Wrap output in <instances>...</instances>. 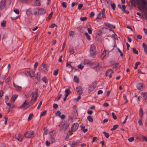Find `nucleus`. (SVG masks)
Here are the masks:
<instances>
[{
	"label": "nucleus",
	"instance_id": "nucleus-5",
	"mask_svg": "<svg viewBox=\"0 0 147 147\" xmlns=\"http://www.w3.org/2000/svg\"><path fill=\"white\" fill-rule=\"evenodd\" d=\"M34 132L32 131H30L26 132L24 135L25 137L27 138H30L33 136Z\"/></svg>",
	"mask_w": 147,
	"mask_h": 147
},
{
	"label": "nucleus",
	"instance_id": "nucleus-43",
	"mask_svg": "<svg viewBox=\"0 0 147 147\" xmlns=\"http://www.w3.org/2000/svg\"><path fill=\"white\" fill-rule=\"evenodd\" d=\"M134 140V137H131L128 139V140L130 142H131Z\"/></svg>",
	"mask_w": 147,
	"mask_h": 147
},
{
	"label": "nucleus",
	"instance_id": "nucleus-46",
	"mask_svg": "<svg viewBox=\"0 0 147 147\" xmlns=\"http://www.w3.org/2000/svg\"><path fill=\"white\" fill-rule=\"evenodd\" d=\"M87 19V18L85 17H81L80 18V20L82 21H84Z\"/></svg>",
	"mask_w": 147,
	"mask_h": 147
},
{
	"label": "nucleus",
	"instance_id": "nucleus-60",
	"mask_svg": "<svg viewBox=\"0 0 147 147\" xmlns=\"http://www.w3.org/2000/svg\"><path fill=\"white\" fill-rule=\"evenodd\" d=\"M50 144V142L48 140H47L46 142V145L47 146H49Z\"/></svg>",
	"mask_w": 147,
	"mask_h": 147
},
{
	"label": "nucleus",
	"instance_id": "nucleus-48",
	"mask_svg": "<svg viewBox=\"0 0 147 147\" xmlns=\"http://www.w3.org/2000/svg\"><path fill=\"white\" fill-rule=\"evenodd\" d=\"M61 114V112L59 111H57V112L56 113V116H58L59 117L61 115H60Z\"/></svg>",
	"mask_w": 147,
	"mask_h": 147
},
{
	"label": "nucleus",
	"instance_id": "nucleus-25",
	"mask_svg": "<svg viewBox=\"0 0 147 147\" xmlns=\"http://www.w3.org/2000/svg\"><path fill=\"white\" fill-rule=\"evenodd\" d=\"M74 81L76 83H79V79L76 76H74Z\"/></svg>",
	"mask_w": 147,
	"mask_h": 147
},
{
	"label": "nucleus",
	"instance_id": "nucleus-13",
	"mask_svg": "<svg viewBox=\"0 0 147 147\" xmlns=\"http://www.w3.org/2000/svg\"><path fill=\"white\" fill-rule=\"evenodd\" d=\"M113 73V71L112 69H108L106 72V75H108L110 78H111L112 76V74Z\"/></svg>",
	"mask_w": 147,
	"mask_h": 147
},
{
	"label": "nucleus",
	"instance_id": "nucleus-22",
	"mask_svg": "<svg viewBox=\"0 0 147 147\" xmlns=\"http://www.w3.org/2000/svg\"><path fill=\"white\" fill-rule=\"evenodd\" d=\"M143 115V110L141 108H140L139 109V115L141 119H142Z\"/></svg>",
	"mask_w": 147,
	"mask_h": 147
},
{
	"label": "nucleus",
	"instance_id": "nucleus-64",
	"mask_svg": "<svg viewBox=\"0 0 147 147\" xmlns=\"http://www.w3.org/2000/svg\"><path fill=\"white\" fill-rule=\"evenodd\" d=\"M13 11L16 13L18 14L19 13V11L18 9H14Z\"/></svg>",
	"mask_w": 147,
	"mask_h": 147
},
{
	"label": "nucleus",
	"instance_id": "nucleus-56",
	"mask_svg": "<svg viewBox=\"0 0 147 147\" xmlns=\"http://www.w3.org/2000/svg\"><path fill=\"white\" fill-rule=\"evenodd\" d=\"M59 117L60 118L62 119H64L65 117V116L64 114H62L61 115H60Z\"/></svg>",
	"mask_w": 147,
	"mask_h": 147
},
{
	"label": "nucleus",
	"instance_id": "nucleus-61",
	"mask_svg": "<svg viewBox=\"0 0 147 147\" xmlns=\"http://www.w3.org/2000/svg\"><path fill=\"white\" fill-rule=\"evenodd\" d=\"M38 65V63L37 62H36L35 63L34 66V68L35 69H36V68L37 67Z\"/></svg>",
	"mask_w": 147,
	"mask_h": 147
},
{
	"label": "nucleus",
	"instance_id": "nucleus-19",
	"mask_svg": "<svg viewBox=\"0 0 147 147\" xmlns=\"http://www.w3.org/2000/svg\"><path fill=\"white\" fill-rule=\"evenodd\" d=\"M65 93H66V94L65 95V96H66V97H67L69 94L71 93V92L70 90L68 89H65Z\"/></svg>",
	"mask_w": 147,
	"mask_h": 147
},
{
	"label": "nucleus",
	"instance_id": "nucleus-52",
	"mask_svg": "<svg viewBox=\"0 0 147 147\" xmlns=\"http://www.w3.org/2000/svg\"><path fill=\"white\" fill-rule=\"evenodd\" d=\"M57 26L55 24H52L50 26H49V28H53L55 26Z\"/></svg>",
	"mask_w": 147,
	"mask_h": 147
},
{
	"label": "nucleus",
	"instance_id": "nucleus-23",
	"mask_svg": "<svg viewBox=\"0 0 147 147\" xmlns=\"http://www.w3.org/2000/svg\"><path fill=\"white\" fill-rule=\"evenodd\" d=\"M29 74V77H32L34 76V71L32 70H30V73Z\"/></svg>",
	"mask_w": 147,
	"mask_h": 147
},
{
	"label": "nucleus",
	"instance_id": "nucleus-35",
	"mask_svg": "<svg viewBox=\"0 0 147 147\" xmlns=\"http://www.w3.org/2000/svg\"><path fill=\"white\" fill-rule=\"evenodd\" d=\"M79 143V142L78 141L75 140L74 141H73L72 142V144L74 146L75 145H77Z\"/></svg>",
	"mask_w": 147,
	"mask_h": 147
},
{
	"label": "nucleus",
	"instance_id": "nucleus-32",
	"mask_svg": "<svg viewBox=\"0 0 147 147\" xmlns=\"http://www.w3.org/2000/svg\"><path fill=\"white\" fill-rule=\"evenodd\" d=\"M26 13L28 16H30L31 14V11L30 9H28L26 10Z\"/></svg>",
	"mask_w": 147,
	"mask_h": 147
},
{
	"label": "nucleus",
	"instance_id": "nucleus-40",
	"mask_svg": "<svg viewBox=\"0 0 147 147\" xmlns=\"http://www.w3.org/2000/svg\"><path fill=\"white\" fill-rule=\"evenodd\" d=\"M103 134H104L105 136L107 138H108L109 137V134L108 133L106 132H103Z\"/></svg>",
	"mask_w": 147,
	"mask_h": 147
},
{
	"label": "nucleus",
	"instance_id": "nucleus-39",
	"mask_svg": "<svg viewBox=\"0 0 147 147\" xmlns=\"http://www.w3.org/2000/svg\"><path fill=\"white\" fill-rule=\"evenodd\" d=\"M118 127V125H115L113 126V127L111 129V130L112 131L116 129Z\"/></svg>",
	"mask_w": 147,
	"mask_h": 147
},
{
	"label": "nucleus",
	"instance_id": "nucleus-29",
	"mask_svg": "<svg viewBox=\"0 0 147 147\" xmlns=\"http://www.w3.org/2000/svg\"><path fill=\"white\" fill-rule=\"evenodd\" d=\"M87 119L90 122H92L93 121V118L90 116H88L87 117Z\"/></svg>",
	"mask_w": 147,
	"mask_h": 147
},
{
	"label": "nucleus",
	"instance_id": "nucleus-53",
	"mask_svg": "<svg viewBox=\"0 0 147 147\" xmlns=\"http://www.w3.org/2000/svg\"><path fill=\"white\" fill-rule=\"evenodd\" d=\"M12 74H10L9 76L6 79V81L7 82H9L10 80V77L11 76Z\"/></svg>",
	"mask_w": 147,
	"mask_h": 147
},
{
	"label": "nucleus",
	"instance_id": "nucleus-57",
	"mask_svg": "<svg viewBox=\"0 0 147 147\" xmlns=\"http://www.w3.org/2000/svg\"><path fill=\"white\" fill-rule=\"evenodd\" d=\"M84 67V66L81 64H79L78 65V68L81 69H82Z\"/></svg>",
	"mask_w": 147,
	"mask_h": 147
},
{
	"label": "nucleus",
	"instance_id": "nucleus-38",
	"mask_svg": "<svg viewBox=\"0 0 147 147\" xmlns=\"http://www.w3.org/2000/svg\"><path fill=\"white\" fill-rule=\"evenodd\" d=\"M30 69H27L26 71V74L27 76H29V73H30Z\"/></svg>",
	"mask_w": 147,
	"mask_h": 147
},
{
	"label": "nucleus",
	"instance_id": "nucleus-44",
	"mask_svg": "<svg viewBox=\"0 0 147 147\" xmlns=\"http://www.w3.org/2000/svg\"><path fill=\"white\" fill-rule=\"evenodd\" d=\"M133 51L134 53L138 54V51H137L136 49L134 48H133Z\"/></svg>",
	"mask_w": 147,
	"mask_h": 147
},
{
	"label": "nucleus",
	"instance_id": "nucleus-33",
	"mask_svg": "<svg viewBox=\"0 0 147 147\" xmlns=\"http://www.w3.org/2000/svg\"><path fill=\"white\" fill-rule=\"evenodd\" d=\"M123 99L125 100V104L127 103V102H128V100L127 99V96H126V95L124 94H123Z\"/></svg>",
	"mask_w": 147,
	"mask_h": 147
},
{
	"label": "nucleus",
	"instance_id": "nucleus-7",
	"mask_svg": "<svg viewBox=\"0 0 147 147\" xmlns=\"http://www.w3.org/2000/svg\"><path fill=\"white\" fill-rule=\"evenodd\" d=\"M59 126L61 129H65L68 127L69 126L67 124L63 122L59 124Z\"/></svg>",
	"mask_w": 147,
	"mask_h": 147
},
{
	"label": "nucleus",
	"instance_id": "nucleus-30",
	"mask_svg": "<svg viewBox=\"0 0 147 147\" xmlns=\"http://www.w3.org/2000/svg\"><path fill=\"white\" fill-rule=\"evenodd\" d=\"M42 80L45 83H47L48 82L47 79L45 76L43 77L42 79Z\"/></svg>",
	"mask_w": 147,
	"mask_h": 147
},
{
	"label": "nucleus",
	"instance_id": "nucleus-47",
	"mask_svg": "<svg viewBox=\"0 0 147 147\" xmlns=\"http://www.w3.org/2000/svg\"><path fill=\"white\" fill-rule=\"evenodd\" d=\"M111 114L112 115L113 118V119L114 120L116 119H117V117L115 115V113L114 112H112Z\"/></svg>",
	"mask_w": 147,
	"mask_h": 147
},
{
	"label": "nucleus",
	"instance_id": "nucleus-42",
	"mask_svg": "<svg viewBox=\"0 0 147 147\" xmlns=\"http://www.w3.org/2000/svg\"><path fill=\"white\" fill-rule=\"evenodd\" d=\"M58 71L59 70L58 69L55 70L53 73V75L54 76L57 75L58 74Z\"/></svg>",
	"mask_w": 147,
	"mask_h": 147
},
{
	"label": "nucleus",
	"instance_id": "nucleus-24",
	"mask_svg": "<svg viewBox=\"0 0 147 147\" xmlns=\"http://www.w3.org/2000/svg\"><path fill=\"white\" fill-rule=\"evenodd\" d=\"M104 2L105 5L107 6H108L111 3L110 0H104Z\"/></svg>",
	"mask_w": 147,
	"mask_h": 147
},
{
	"label": "nucleus",
	"instance_id": "nucleus-63",
	"mask_svg": "<svg viewBox=\"0 0 147 147\" xmlns=\"http://www.w3.org/2000/svg\"><path fill=\"white\" fill-rule=\"evenodd\" d=\"M118 50V52L120 53V55L121 57H122L123 55V54L121 51V50L119 48H118L117 49Z\"/></svg>",
	"mask_w": 147,
	"mask_h": 147
},
{
	"label": "nucleus",
	"instance_id": "nucleus-18",
	"mask_svg": "<svg viewBox=\"0 0 147 147\" xmlns=\"http://www.w3.org/2000/svg\"><path fill=\"white\" fill-rule=\"evenodd\" d=\"M66 66L68 68H71V71H72L74 69V67H72L71 63L69 62H67L66 63Z\"/></svg>",
	"mask_w": 147,
	"mask_h": 147
},
{
	"label": "nucleus",
	"instance_id": "nucleus-36",
	"mask_svg": "<svg viewBox=\"0 0 147 147\" xmlns=\"http://www.w3.org/2000/svg\"><path fill=\"white\" fill-rule=\"evenodd\" d=\"M6 21L5 20H3L1 23V26L2 27H4L5 26V24Z\"/></svg>",
	"mask_w": 147,
	"mask_h": 147
},
{
	"label": "nucleus",
	"instance_id": "nucleus-55",
	"mask_svg": "<svg viewBox=\"0 0 147 147\" xmlns=\"http://www.w3.org/2000/svg\"><path fill=\"white\" fill-rule=\"evenodd\" d=\"M87 30H88V33L89 34H92V30L90 28H87Z\"/></svg>",
	"mask_w": 147,
	"mask_h": 147
},
{
	"label": "nucleus",
	"instance_id": "nucleus-6",
	"mask_svg": "<svg viewBox=\"0 0 147 147\" xmlns=\"http://www.w3.org/2000/svg\"><path fill=\"white\" fill-rule=\"evenodd\" d=\"M30 105V103L26 102V101H25L20 106V108L21 109H27Z\"/></svg>",
	"mask_w": 147,
	"mask_h": 147
},
{
	"label": "nucleus",
	"instance_id": "nucleus-21",
	"mask_svg": "<svg viewBox=\"0 0 147 147\" xmlns=\"http://www.w3.org/2000/svg\"><path fill=\"white\" fill-rule=\"evenodd\" d=\"M142 46L144 49V52L146 54H147V45L144 43H143V44H142Z\"/></svg>",
	"mask_w": 147,
	"mask_h": 147
},
{
	"label": "nucleus",
	"instance_id": "nucleus-15",
	"mask_svg": "<svg viewBox=\"0 0 147 147\" xmlns=\"http://www.w3.org/2000/svg\"><path fill=\"white\" fill-rule=\"evenodd\" d=\"M142 4L143 5L141 6L142 9H144L147 5V0H141Z\"/></svg>",
	"mask_w": 147,
	"mask_h": 147
},
{
	"label": "nucleus",
	"instance_id": "nucleus-59",
	"mask_svg": "<svg viewBox=\"0 0 147 147\" xmlns=\"http://www.w3.org/2000/svg\"><path fill=\"white\" fill-rule=\"evenodd\" d=\"M42 101H41L39 105H38V107H37V109H39L40 108V107L41 106V105H42Z\"/></svg>",
	"mask_w": 147,
	"mask_h": 147
},
{
	"label": "nucleus",
	"instance_id": "nucleus-28",
	"mask_svg": "<svg viewBox=\"0 0 147 147\" xmlns=\"http://www.w3.org/2000/svg\"><path fill=\"white\" fill-rule=\"evenodd\" d=\"M125 8H126L125 5H122V7H121V9L123 11L125 12L126 13H129V12H127L126 11H125Z\"/></svg>",
	"mask_w": 147,
	"mask_h": 147
},
{
	"label": "nucleus",
	"instance_id": "nucleus-12",
	"mask_svg": "<svg viewBox=\"0 0 147 147\" xmlns=\"http://www.w3.org/2000/svg\"><path fill=\"white\" fill-rule=\"evenodd\" d=\"M83 88L80 86H78L76 88V91L77 93L79 94H82L83 92Z\"/></svg>",
	"mask_w": 147,
	"mask_h": 147
},
{
	"label": "nucleus",
	"instance_id": "nucleus-41",
	"mask_svg": "<svg viewBox=\"0 0 147 147\" xmlns=\"http://www.w3.org/2000/svg\"><path fill=\"white\" fill-rule=\"evenodd\" d=\"M69 51L72 54H74V49L73 47H69Z\"/></svg>",
	"mask_w": 147,
	"mask_h": 147
},
{
	"label": "nucleus",
	"instance_id": "nucleus-45",
	"mask_svg": "<svg viewBox=\"0 0 147 147\" xmlns=\"http://www.w3.org/2000/svg\"><path fill=\"white\" fill-rule=\"evenodd\" d=\"M140 64V63L139 62H137L135 64V66L134 67V68L135 69H137L138 66V65H139Z\"/></svg>",
	"mask_w": 147,
	"mask_h": 147
},
{
	"label": "nucleus",
	"instance_id": "nucleus-34",
	"mask_svg": "<svg viewBox=\"0 0 147 147\" xmlns=\"http://www.w3.org/2000/svg\"><path fill=\"white\" fill-rule=\"evenodd\" d=\"M142 96L145 99H146L147 98V92L143 93L142 94Z\"/></svg>",
	"mask_w": 147,
	"mask_h": 147
},
{
	"label": "nucleus",
	"instance_id": "nucleus-17",
	"mask_svg": "<svg viewBox=\"0 0 147 147\" xmlns=\"http://www.w3.org/2000/svg\"><path fill=\"white\" fill-rule=\"evenodd\" d=\"M18 96L16 94H13V96L11 97L10 100L11 102H14Z\"/></svg>",
	"mask_w": 147,
	"mask_h": 147
},
{
	"label": "nucleus",
	"instance_id": "nucleus-14",
	"mask_svg": "<svg viewBox=\"0 0 147 147\" xmlns=\"http://www.w3.org/2000/svg\"><path fill=\"white\" fill-rule=\"evenodd\" d=\"M96 86L94 84H93L91 85L88 89V92H91L93 91L95 88Z\"/></svg>",
	"mask_w": 147,
	"mask_h": 147
},
{
	"label": "nucleus",
	"instance_id": "nucleus-54",
	"mask_svg": "<svg viewBox=\"0 0 147 147\" xmlns=\"http://www.w3.org/2000/svg\"><path fill=\"white\" fill-rule=\"evenodd\" d=\"M62 5L63 7L65 8L67 7L66 3L65 2H63L62 3Z\"/></svg>",
	"mask_w": 147,
	"mask_h": 147
},
{
	"label": "nucleus",
	"instance_id": "nucleus-9",
	"mask_svg": "<svg viewBox=\"0 0 147 147\" xmlns=\"http://www.w3.org/2000/svg\"><path fill=\"white\" fill-rule=\"evenodd\" d=\"M137 88L139 90L142 91L144 89V86L142 83H138L137 85Z\"/></svg>",
	"mask_w": 147,
	"mask_h": 147
},
{
	"label": "nucleus",
	"instance_id": "nucleus-26",
	"mask_svg": "<svg viewBox=\"0 0 147 147\" xmlns=\"http://www.w3.org/2000/svg\"><path fill=\"white\" fill-rule=\"evenodd\" d=\"M49 140L50 141V142H51L52 143H53L55 141V138L52 136H51Z\"/></svg>",
	"mask_w": 147,
	"mask_h": 147
},
{
	"label": "nucleus",
	"instance_id": "nucleus-62",
	"mask_svg": "<svg viewBox=\"0 0 147 147\" xmlns=\"http://www.w3.org/2000/svg\"><path fill=\"white\" fill-rule=\"evenodd\" d=\"M111 6L113 9H115V5L114 3H112Z\"/></svg>",
	"mask_w": 147,
	"mask_h": 147
},
{
	"label": "nucleus",
	"instance_id": "nucleus-1",
	"mask_svg": "<svg viewBox=\"0 0 147 147\" xmlns=\"http://www.w3.org/2000/svg\"><path fill=\"white\" fill-rule=\"evenodd\" d=\"M37 90L35 89V91L32 92V96L31 100L29 102L30 105H32L36 100L37 97Z\"/></svg>",
	"mask_w": 147,
	"mask_h": 147
},
{
	"label": "nucleus",
	"instance_id": "nucleus-4",
	"mask_svg": "<svg viewBox=\"0 0 147 147\" xmlns=\"http://www.w3.org/2000/svg\"><path fill=\"white\" fill-rule=\"evenodd\" d=\"M114 47H112V49L109 50L110 49L109 48L108 51L107 50H105L103 51L102 53L101 54V57L102 59L106 58L109 55V52L112 51L113 50Z\"/></svg>",
	"mask_w": 147,
	"mask_h": 147
},
{
	"label": "nucleus",
	"instance_id": "nucleus-10",
	"mask_svg": "<svg viewBox=\"0 0 147 147\" xmlns=\"http://www.w3.org/2000/svg\"><path fill=\"white\" fill-rule=\"evenodd\" d=\"M6 4V0H2L0 2V10L3 9L5 7Z\"/></svg>",
	"mask_w": 147,
	"mask_h": 147
},
{
	"label": "nucleus",
	"instance_id": "nucleus-3",
	"mask_svg": "<svg viewBox=\"0 0 147 147\" xmlns=\"http://www.w3.org/2000/svg\"><path fill=\"white\" fill-rule=\"evenodd\" d=\"M90 54L92 57H94L96 54V47L94 44H92L90 46Z\"/></svg>",
	"mask_w": 147,
	"mask_h": 147
},
{
	"label": "nucleus",
	"instance_id": "nucleus-37",
	"mask_svg": "<svg viewBox=\"0 0 147 147\" xmlns=\"http://www.w3.org/2000/svg\"><path fill=\"white\" fill-rule=\"evenodd\" d=\"M84 34L86 37V38L89 40H91V38L90 36L88 35V33L87 32H85Z\"/></svg>",
	"mask_w": 147,
	"mask_h": 147
},
{
	"label": "nucleus",
	"instance_id": "nucleus-16",
	"mask_svg": "<svg viewBox=\"0 0 147 147\" xmlns=\"http://www.w3.org/2000/svg\"><path fill=\"white\" fill-rule=\"evenodd\" d=\"M13 85L16 89L18 91H20L22 89V87L21 86H19L15 83H13Z\"/></svg>",
	"mask_w": 147,
	"mask_h": 147
},
{
	"label": "nucleus",
	"instance_id": "nucleus-2",
	"mask_svg": "<svg viewBox=\"0 0 147 147\" xmlns=\"http://www.w3.org/2000/svg\"><path fill=\"white\" fill-rule=\"evenodd\" d=\"M105 8H103L102 10L98 14L97 18L94 20L98 21V19H101L102 18H105Z\"/></svg>",
	"mask_w": 147,
	"mask_h": 147
},
{
	"label": "nucleus",
	"instance_id": "nucleus-49",
	"mask_svg": "<svg viewBox=\"0 0 147 147\" xmlns=\"http://www.w3.org/2000/svg\"><path fill=\"white\" fill-rule=\"evenodd\" d=\"M118 66V63L116 64H114L113 65V69H116L117 68Z\"/></svg>",
	"mask_w": 147,
	"mask_h": 147
},
{
	"label": "nucleus",
	"instance_id": "nucleus-31",
	"mask_svg": "<svg viewBox=\"0 0 147 147\" xmlns=\"http://www.w3.org/2000/svg\"><path fill=\"white\" fill-rule=\"evenodd\" d=\"M39 8H37L35 9L34 13L36 15H38L40 14Z\"/></svg>",
	"mask_w": 147,
	"mask_h": 147
},
{
	"label": "nucleus",
	"instance_id": "nucleus-11",
	"mask_svg": "<svg viewBox=\"0 0 147 147\" xmlns=\"http://www.w3.org/2000/svg\"><path fill=\"white\" fill-rule=\"evenodd\" d=\"M14 137L16 139L20 142H21L22 140L23 137L19 134H16L14 136Z\"/></svg>",
	"mask_w": 147,
	"mask_h": 147
},
{
	"label": "nucleus",
	"instance_id": "nucleus-27",
	"mask_svg": "<svg viewBox=\"0 0 147 147\" xmlns=\"http://www.w3.org/2000/svg\"><path fill=\"white\" fill-rule=\"evenodd\" d=\"M35 5L36 6H39L40 5V2L38 0H35L34 1Z\"/></svg>",
	"mask_w": 147,
	"mask_h": 147
},
{
	"label": "nucleus",
	"instance_id": "nucleus-51",
	"mask_svg": "<svg viewBox=\"0 0 147 147\" xmlns=\"http://www.w3.org/2000/svg\"><path fill=\"white\" fill-rule=\"evenodd\" d=\"M84 64L87 65H91V63L89 62V61L87 60H85L84 61Z\"/></svg>",
	"mask_w": 147,
	"mask_h": 147
},
{
	"label": "nucleus",
	"instance_id": "nucleus-20",
	"mask_svg": "<svg viewBox=\"0 0 147 147\" xmlns=\"http://www.w3.org/2000/svg\"><path fill=\"white\" fill-rule=\"evenodd\" d=\"M40 14H44L46 10L42 8H39Z\"/></svg>",
	"mask_w": 147,
	"mask_h": 147
},
{
	"label": "nucleus",
	"instance_id": "nucleus-8",
	"mask_svg": "<svg viewBox=\"0 0 147 147\" xmlns=\"http://www.w3.org/2000/svg\"><path fill=\"white\" fill-rule=\"evenodd\" d=\"M79 124L78 123H75L71 127V130L72 131H75L78 128Z\"/></svg>",
	"mask_w": 147,
	"mask_h": 147
},
{
	"label": "nucleus",
	"instance_id": "nucleus-50",
	"mask_svg": "<svg viewBox=\"0 0 147 147\" xmlns=\"http://www.w3.org/2000/svg\"><path fill=\"white\" fill-rule=\"evenodd\" d=\"M46 114V111H44L42 112L40 114V116L41 117L45 115Z\"/></svg>",
	"mask_w": 147,
	"mask_h": 147
},
{
	"label": "nucleus",
	"instance_id": "nucleus-58",
	"mask_svg": "<svg viewBox=\"0 0 147 147\" xmlns=\"http://www.w3.org/2000/svg\"><path fill=\"white\" fill-rule=\"evenodd\" d=\"M142 17L143 18V20H147V15H143L142 16Z\"/></svg>",
	"mask_w": 147,
	"mask_h": 147
}]
</instances>
